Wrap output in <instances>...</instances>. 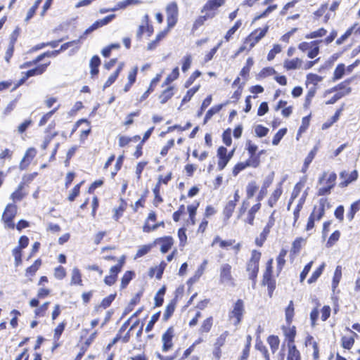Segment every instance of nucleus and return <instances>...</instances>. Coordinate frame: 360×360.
I'll return each instance as SVG.
<instances>
[{
	"label": "nucleus",
	"instance_id": "27",
	"mask_svg": "<svg viewBox=\"0 0 360 360\" xmlns=\"http://www.w3.org/2000/svg\"><path fill=\"white\" fill-rule=\"evenodd\" d=\"M286 255H287V250L282 249L280 251L279 255L276 258L278 274H279L281 271L283 266L285 265V257Z\"/></svg>",
	"mask_w": 360,
	"mask_h": 360
},
{
	"label": "nucleus",
	"instance_id": "51",
	"mask_svg": "<svg viewBox=\"0 0 360 360\" xmlns=\"http://www.w3.org/2000/svg\"><path fill=\"white\" fill-rule=\"evenodd\" d=\"M42 0H37L34 4L29 9L27 13V16L25 18V20L28 21L31 19L34 15L37 9L38 8L39 4L41 3Z\"/></svg>",
	"mask_w": 360,
	"mask_h": 360
},
{
	"label": "nucleus",
	"instance_id": "1",
	"mask_svg": "<svg viewBox=\"0 0 360 360\" xmlns=\"http://www.w3.org/2000/svg\"><path fill=\"white\" fill-rule=\"evenodd\" d=\"M261 258V252L257 250H252L251 257L247 264L246 271L248 273L249 278L255 283V278L259 271V262Z\"/></svg>",
	"mask_w": 360,
	"mask_h": 360
},
{
	"label": "nucleus",
	"instance_id": "40",
	"mask_svg": "<svg viewBox=\"0 0 360 360\" xmlns=\"http://www.w3.org/2000/svg\"><path fill=\"white\" fill-rule=\"evenodd\" d=\"M345 67L344 64H339L335 69L333 73V80L341 79L345 75Z\"/></svg>",
	"mask_w": 360,
	"mask_h": 360
},
{
	"label": "nucleus",
	"instance_id": "16",
	"mask_svg": "<svg viewBox=\"0 0 360 360\" xmlns=\"http://www.w3.org/2000/svg\"><path fill=\"white\" fill-rule=\"evenodd\" d=\"M302 60L299 58H295L290 60H285L283 63V67L288 70H296L301 68Z\"/></svg>",
	"mask_w": 360,
	"mask_h": 360
},
{
	"label": "nucleus",
	"instance_id": "59",
	"mask_svg": "<svg viewBox=\"0 0 360 360\" xmlns=\"http://www.w3.org/2000/svg\"><path fill=\"white\" fill-rule=\"evenodd\" d=\"M316 152V149L314 148L312 150H311L309 152V153L308 154V155L305 158L304 163V168L302 169V170L304 172L308 168L309 164L313 160V159H314V158L315 156Z\"/></svg>",
	"mask_w": 360,
	"mask_h": 360
},
{
	"label": "nucleus",
	"instance_id": "64",
	"mask_svg": "<svg viewBox=\"0 0 360 360\" xmlns=\"http://www.w3.org/2000/svg\"><path fill=\"white\" fill-rule=\"evenodd\" d=\"M201 75V72L198 70L195 71L188 79V80L185 82L184 86L186 88H188L196 79L198 77H199Z\"/></svg>",
	"mask_w": 360,
	"mask_h": 360
},
{
	"label": "nucleus",
	"instance_id": "28",
	"mask_svg": "<svg viewBox=\"0 0 360 360\" xmlns=\"http://www.w3.org/2000/svg\"><path fill=\"white\" fill-rule=\"evenodd\" d=\"M101 64V60L98 56H94L90 60L91 74L96 75L98 73V66Z\"/></svg>",
	"mask_w": 360,
	"mask_h": 360
},
{
	"label": "nucleus",
	"instance_id": "36",
	"mask_svg": "<svg viewBox=\"0 0 360 360\" xmlns=\"http://www.w3.org/2000/svg\"><path fill=\"white\" fill-rule=\"evenodd\" d=\"M222 108L221 105H214L206 113L205 119H204V124H206L207 122L212 118V117L219 112Z\"/></svg>",
	"mask_w": 360,
	"mask_h": 360
},
{
	"label": "nucleus",
	"instance_id": "3",
	"mask_svg": "<svg viewBox=\"0 0 360 360\" xmlns=\"http://www.w3.org/2000/svg\"><path fill=\"white\" fill-rule=\"evenodd\" d=\"M245 312L244 302L242 300H238L233 306L232 310L229 312V319L235 326H238L243 319Z\"/></svg>",
	"mask_w": 360,
	"mask_h": 360
},
{
	"label": "nucleus",
	"instance_id": "38",
	"mask_svg": "<svg viewBox=\"0 0 360 360\" xmlns=\"http://www.w3.org/2000/svg\"><path fill=\"white\" fill-rule=\"evenodd\" d=\"M327 33V30L324 28H320L316 31L311 32L305 35L306 39H314V38H319L325 36Z\"/></svg>",
	"mask_w": 360,
	"mask_h": 360
},
{
	"label": "nucleus",
	"instance_id": "5",
	"mask_svg": "<svg viewBox=\"0 0 360 360\" xmlns=\"http://www.w3.org/2000/svg\"><path fill=\"white\" fill-rule=\"evenodd\" d=\"M167 22L169 28L173 27L178 20L179 9L174 1L169 3L166 7Z\"/></svg>",
	"mask_w": 360,
	"mask_h": 360
},
{
	"label": "nucleus",
	"instance_id": "31",
	"mask_svg": "<svg viewBox=\"0 0 360 360\" xmlns=\"http://www.w3.org/2000/svg\"><path fill=\"white\" fill-rule=\"evenodd\" d=\"M306 240L303 238H297L292 243L291 252L293 254H297L301 250L302 245L305 244Z\"/></svg>",
	"mask_w": 360,
	"mask_h": 360
},
{
	"label": "nucleus",
	"instance_id": "58",
	"mask_svg": "<svg viewBox=\"0 0 360 360\" xmlns=\"http://www.w3.org/2000/svg\"><path fill=\"white\" fill-rule=\"evenodd\" d=\"M58 109V108H54L53 110L49 111V112L46 113L40 120L39 125V126H44L53 116V115L57 111Z\"/></svg>",
	"mask_w": 360,
	"mask_h": 360
},
{
	"label": "nucleus",
	"instance_id": "62",
	"mask_svg": "<svg viewBox=\"0 0 360 360\" xmlns=\"http://www.w3.org/2000/svg\"><path fill=\"white\" fill-rule=\"evenodd\" d=\"M246 162L248 164V167L256 168L259 165V158L255 155H250Z\"/></svg>",
	"mask_w": 360,
	"mask_h": 360
},
{
	"label": "nucleus",
	"instance_id": "8",
	"mask_svg": "<svg viewBox=\"0 0 360 360\" xmlns=\"http://www.w3.org/2000/svg\"><path fill=\"white\" fill-rule=\"evenodd\" d=\"M174 244V240L170 236H165L156 238L153 241L154 246L159 245L160 246V252L163 254L168 252Z\"/></svg>",
	"mask_w": 360,
	"mask_h": 360
},
{
	"label": "nucleus",
	"instance_id": "22",
	"mask_svg": "<svg viewBox=\"0 0 360 360\" xmlns=\"http://www.w3.org/2000/svg\"><path fill=\"white\" fill-rule=\"evenodd\" d=\"M49 63H49L47 64L40 65L34 69L28 70L26 72V77H30L40 75L43 74L45 72V70H46L47 66L49 65Z\"/></svg>",
	"mask_w": 360,
	"mask_h": 360
},
{
	"label": "nucleus",
	"instance_id": "43",
	"mask_svg": "<svg viewBox=\"0 0 360 360\" xmlns=\"http://www.w3.org/2000/svg\"><path fill=\"white\" fill-rule=\"evenodd\" d=\"M241 25H242L241 20H238L236 22L235 25L227 31L226 34L224 36V38L226 41H229L230 38L237 31V30L241 26Z\"/></svg>",
	"mask_w": 360,
	"mask_h": 360
},
{
	"label": "nucleus",
	"instance_id": "19",
	"mask_svg": "<svg viewBox=\"0 0 360 360\" xmlns=\"http://www.w3.org/2000/svg\"><path fill=\"white\" fill-rule=\"evenodd\" d=\"M340 177L345 179V181L342 182L341 184L343 186H347L351 182L356 180L358 177V172L356 170L352 171L350 174H348L346 172H342L340 173Z\"/></svg>",
	"mask_w": 360,
	"mask_h": 360
},
{
	"label": "nucleus",
	"instance_id": "17",
	"mask_svg": "<svg viewBox=\"0 0 360 360\" xmlns=\"http://www.w3.org/2000/svg\"><path fill=\"white\" fill-rule=\"evenodd\" d=\"M225 0H208L202 8L201 12L212 11L224 5Z\"/></svg>",
	"mask_w": 360,
	"mask_h": 360
},
{
	"label": "nucleus",
	"instance_id": "61",
	"mask_svg": "<svg viewBox=\"0 0 360 360\" xmlns=\"http://www.w3.org/2000/svg\"><path fill=\"white\" fill-rule=\"evenodd\" d=\"M65 323L64 322L60 323L54 330L53 339L56 342L59 340L61 334L63 333Z\"/></svg>",
	"mask_w": 360,
	"mask_h": 360
},
{
	"label": "nucleus",
	"instance_id": "52",
	"mask_svg": "<svg viewBox=\"0 0 360 360\" xmlns=\"http://www.w3.org/2000/svg\"><path fill=\"white\" fill-rule=\"evenodd\" d=\"M255 347L257 350L262 353L265 360H271L267 348L261 341L256 344Z\"/></svg>",
	"mask_w": 360,
	"mask_h": 360
},
{
	"label": "nucleus",
	"instance_id": "57",
	"mask_svg": "<svg viewBox=\"0 0 360 360\" xmlns=\"http://www.w3.org/2000/svg\"><path fill=\"white\" fill-rule=\"evenodd\" d=\"M272 264H273V259L271 258L269 259V261L266 263V271L264 274L263 278L264 281H268L269 278L271 277V273H272Z\"/></svg>",
	"mask_w": 360,
	"mask_h": 360
},
{
	"label": "nucleus",
	"instance_id": "47",
	"mask_svg": "<svg viewBox=\"0 0 360 360\" xmlns=\"http://www.w3.org/2000/svg\"><path fill=\"white\" fill-rule=\"evenodd\" d=\"M124 202L123 201L122 199H121V204L120 205L117 207V208H115L113 210V212H114V214H113V219L116 221H117L120 217L122 215L124 210H125V207H124Z\"/></svg>",
	"mask_w": 360,
	"mask_h": 360
},
{
	"label": "nucleus",
	"instance_id": "44",
	"mask_svg": "<svg viewBox=\"0 0 360 360\" xmlns=\"http://www.w3.org/2000/svg\"><path fill=\"white\" fill-rule=\"evenodd\" d=\"M199 88H200V85H198V86H194V87L190 89L189 90H188L186 95L184 96V97L182 99V101H181L182 103L188 102L191 99V98L193 96V95L198 91Z\"/></svg>",
	"mask_w": 360,
	"mask_h": 360
},
{
	"label": "nucleus",
	"instance_id": "54",
	"mask_svg": "<svg viewBox=\"0 0 360 360\" xmlns=\"http://www.w3.org/2000/svg\"><path fill=\"white\" fill-rule=\"evenodd\" d=\"M229 333L228 331H224L222 333L216 340V342L214 343V346L221 347H222L226 340L227 337L229 336Z\"/></svg>",
	"mask_w": 360,
	"mask_h": 360
},
{
	"label": "nucleus",
	"instance_id": "41",
	"mask_svg": "<svg viewBox=\"0 0 360 360\" xmlns=\"http://www.w3.org/2000/svg\"><path fill=\"white\" fill-rule=\"evenodd\" d=\"M302 187H303V185L301 183H297L295 186V187L293 188V191H292V193L291 194L290 202H289L288 205V210L290 209V206L292 202L293 201V200L295 199L298 196V195L300 194Z\"/></svg>",
	"mask_w": 360,
	"mask_h": 360
},
{
	"label": "nucleus",
	"instance_id": "39",
	"mask_svg": "<svg viewBox=\"0 0 360 360\" xmlns=\"http://www.w3.org/2000/svg\"><path fill=\"white\" fill-rule=\"evenodd\" d=\"M341 277H342L341 267L338 266H337V268L335 271L334 276L333 278L332 288H333V290L338 287V285L340 283V281L341 279Z\"/></svg>",
	"mask_w": 360,
	"mask_h": 360
},
{
	"label": "nucleus",
	"instance_id": "42",
	"mask_svg": "<svg viewBox=\"0 0 360 360\" xmlns=\"http://www.w3.org/2000/svg\"><path fill=\"white\" fill-rule=\"evenodd\" d=\"M258 189V186H257L256 182L251 181L250 182L246 188L247 197L248 198H252Z\"/></svg>",
	"mask_w": 360,
	"mask_h": 360
},
{
	"label": "nucleus",
	"instance_id": "12",
	"mask_svg": "<svg viewBox=\"0 0 360 360\" xmlns=\"http://www.w3.org/2000/svg\"><path fill=\"white\" fill-rule=\"evenodd\" d=\"M336 178V174L334 172H324L322 176L319 179V184L328 185L330 187H334Z\"/></svg>",
	"mask_w": 360,
	"mask_h": 360
},
{
	"label": "nucleus",
	"instance_id": "63",
	"mask_svg": "<svg viewBox=\"0 0 360 360\" xmlns=\"http://www.w3.org/2000/svg\"><path fill=\"white\" fill-rule=\"evenodd\" d=\"M255 131L259 137H264L268 134L269 129L259 124L255 127Z\"/></svg>",
	"mask_w": 360,
	"mask_h": 360
},
{
	"label": "nucleus",
	"instance_id": "15",
	"mask_svg": "<svg viewBox=\"0 0 360 360\" xmlns=\"http://www.w3.org/2000/svg\"><path fill=\"white\" fill-rule=\"evenodd\" d=\"M350 82L351 79H347L334 87L333 89L330 91V92L333 90L338 91L340 94H342V97L348 95L352 91L351 87L349 86Z\"/></svg>",
	"mask_w": 360,
	"mask_h": 360
},
{
	"label": "nucleus",
	"instance_id": "6",
	"mask_svg": "<svg viewBox=\"0 0 360 360\" xmlns=\"http://www.w3.org/2000/svg\"><path fill=\"white\" fill-rule=\"evenodd\" d=\"M231 266L228 263H224L220 266L219 281L222 284H230L233 281L231 274Z\"/></svg>",
	"mask_w": 360,
	"mask_h": 360
},
{
	"label": "nucleus",
	"instance_id": "10",
	"mask_svg": "<svg viewBox=\"0 0 360 360\" xmlns=\"http://www.w3.org/2000/svg\"><path fill=\"white\" fill-rule=\"evenodd\" d=\"M217 156L219 158L218 169L222 170L231 160V155H227V149L221 146L218 148Z\"/></svg>",
	"mask_w": 360,
	"mask_h": 360
},
{
	"label": "nucleus",
	"instance_id": "26",
	"mask_svg": "<svg viewBox=\"0 0 360 360\" xmlns=\"http://www.w3.org/2000/svg\"><path fill=\"white\" fill-rule=\"evenodd\" d=\"M23 184H20L16 191H15L11 195V198L14 202L20 201L25 195L26 193L23 192Z\"/></svg>",
	"mask_w": 360,
	"mask_h": 360
},
{
	"label": "nucleus",
	"instance_id": "48",
	"mask_svg": "<svg viewBox=\"0 0 360 360\" xmlns=\"http://www.w3.org/2000/svg\"><path fill=\"white\" fill-rule=\"evenodd\" d=\"M287 129L285 128L281 129L278 130V131L274 135L273 140H272V144L274 146H277L281 140L283 139L284 135L286 134Z\"/></svg>",
	"mask_w": 360,
	"mask_h": 360
},
{
	"label": "nucleus",
	"instance_id": "23",
	"mask_svg": "<svg viewBox=\"0 0 360 360\" xmlns=\"http://www.w3.org/2000/svg\"><path fill=\"white\" fill-rule=\"evenodd\" d=\"M295 314V308L293 301H290L288 306L285 309V321L288 325H290Z\"/></svg>",
	"mask_w": 360,
	"mask_h": 360
},
{
	"label": "nucleus",
	"instance_id": "46",
	"mask_svg": "<svg viewBox=\"0 0 360 360\" xmlns=\"http://www.w3.org/2000/svg\"><path fill=\"white\" fill-rule=\"evenodd\" d=\"M134 273L131 271H126L121 281V288H124L132 279Z\"/></svg>",
	"mask_w": 360,
	"mask_h": 360
},
{
	"label": "nucleus",
	"instance_id": "24",
	"mask_svg": "<svg viewBox=\"0 0 360 360\" xmlns=\"http://www.w3.org/2000/svg\"><path fill=\"white\" fill-rule=\"evenodd\" d=\"M267 342L270 347L271 351L274 354L278 349L280 340L276 335H270L267 338Z\"/></svg>",
	"mask_w": 360,
	"mask_h": 360
},
{
	"label": "nucleus",
	"instance_id": "20",
	"mask_svg": "<svg viewBox=\"0 0 360 360\" xmlns=\"http://www.w3.org/2000/svg\"><path fill=\"white\" fill-rule=\"evenodd\" d=\"M287 360H301L300 352L295 345H288Z\"/></svg>",
	"mask_w": 360,
	"mask_h": 360
},
{
	"label": "nucleus",
	"instance_id": "11",
	"mask_svg": "<svg viewBox=\"0 0 360 360\" xmlns=\"http://www.w3.org/2000/svg\"><path fill=\"white\" fill-rule=\"evenodd\" d=\"M283 330L284 335L288 340V345H295V338L296 335V328L295 326L288 325V326H283Z\"/></svg>",
	"mask_w": 360,
	"mask_h": 360
},
{
	"label": "nucleus",
	"instance_id": "32",
	"mask_svg": "<svg viewBox=\"0 0 360 360\" xmlns=\"http://www.w3.org/2000/svg\"><path fill=\"white\" fill-rule=\"evenodd\" d=\"M166 266L167 264L165 262H161V263L158 266L150 269L151 276H153L155 274V272H156V278L158 279H160Z\"/></svg>",
	"mask_w": 360,
	"mask_h": 360
},
{
	"label": "nucleus",
	"instance_id": "18",
	"mask_svg": "<svg viewBox=\"0 0 360 360\" xmlns=\"http://www.w3.org/2000/svg\"><path fill=\"white\" fill-rule=\"evenodd\" d=\"M260 207V202H257V204L252 205L248 212V215L246 219H245V222L252 226L254 224L255 214L259 210Z\"/></svg>",
	"mask_w": 360,
	"mask_h": 360
},
{
	"label": "nucleus",
	"instance_id": "53",
	"mask_svg": "<svg viewBox=\"0 0 360 360\" xmlns=\"http://www.w3.org/2000/svg\"><path fill=\"white\" fill-rule=\"evenodd\" d=\"M321 80L322 77L318 75L310 73L307 75V83L316 85Z\"/></svg>",
	"mask_w": 360,
	"mask_h": 360
},
{
	"label": "nucleus",
	"instance_id": "45",
	"mask_svg": "<svg viewBox=\"0 0 360 360\" xmlns=\"http://www.w3.org/2000/svg\"><path fill=\"white\" fill-rule=\"evenodd\" d=\"M198 205H199V203H197L196 205H189L187 207L188 212L189 213L190 221L193 225L195 224V216Z\"/></svg>",
	"mask_w": 360,
	"mask_h": 360
},
{
	"label": "nucleus",
	"instance_id": "7",
	"mask_svg": "<svg viewBox=\"0 0 360 360\" xmlns=\"http://www.w3.org/2000/svg\"><path fill=\"white\" fill-rule=\"evenodd\" d=\"M329 206L330 205L327 200L325 198H321L319 200V205L314 207L310 217L314 219L320 220L324 215L326 207L328 208Z\"/></svg>",
	"mask_w": 360,
	"mask_h": 360
},
{
	"label": "nucleus",
	"instance_id": "50",
	"mask_svg": "<svg viewBox=\"0 0 360 360\" xmlns=\"http://www.w3.org/2000/svg\"><path fill=\"white\" fill-rule=\"evenodd\" d=\"M340 233L339 231L333 232L326 243V247H332L340 238Z\"/></svg>",
	"mask_w": 360,
	"mask_h": 360
},
{
	"label": "nucleus",
	"instance_id": "29",
	"mask_svg": "<svg viewBox=\"0 0 360 360\" xmlns=\"http://www.w3.org/2000/svg\"><path fill=\"white\" fill-rule=\"evenodd\" d=\"M37 155V150L34 148H30L27 150L25 155L21 162V165L24 163L29 165Z\"/></svg>",
	"mask_w": 360,
	"mask_h": 360
},
{
	"label": "nucleus",
	"instance_id": "13",
	"mask_svg": "<svg viewBox=\"0 0 360 360\" xmlns=\"http://www.w3.org/2000/svg\"><path fill=\"white\" fill-rule=\"evenodd\" d=\"M234 243V240H223L220 236H216L211 243V246L214 247L218 245L220 248L228 250Z\"/></svg>",
	"mask_w": 360,
	"mask_h": 360
},
{
	"label": "nucleus",
	"instance_id": "33",
	"mask_svg": "<svg viewBox=\"0 0 360 360\" xmlns=\"http://www.w3.org/2000/svg\"><path fill=\"white\" fill-rule=\"evenodd\" d=\"M212 326V318L209 317L203 321L200 328V333H208Z\"/></svg>",
	"mask_w": 360,
	"mask_h": 360
},
{
	"label": "nucleus",
	"instance_id": "25",
	"mask_svg": "<svg viewBox=\"0 0 360 360\" xmlns=\"http://www.w3.org/2000/svg\"><path fill=\"white\" fill-rule=\"evenodd\" d=\"M321 40H316L311 41V46L309 49V52L307 53V56L309 58H314L317 56L319 53V44L321 42Z\"/></svg>",
	"mask_w": 360,
	"mask_h": 360
},
{
	"label": "nucleus",
	"instance_id": "4",
	"mask_svg": "<svg viewBox=\"0 0 360 360\" xmlns=\"http://www.w3.org/2000/svg\"><path fill=\"white\" fill-rule=\"evenodd\" d=\"M269 27L256 30L250 34L245 40V44H249L248 51L252 49L266 34Z\"/></svg>",
	"mask_w": 360,
	"mask_h": 360
},
{
	"label": "nucleus",
	"instance_id": "55",
	"mask_svg": "<svg viewBox=\"0 0 360 360\" xmlns=\"http://www.w3.org/2000/svg\"><path fill=\"white\" fill-rule=\"evenodd\" d=\"M354 343V339L353 337L344 336L342 338V345L345 349H349Z\"/></svg>",
	"mask_w": 360,
	"mask_h": 360
},
{
	"label": "nucleus",
	"instance_id": "9",
	"mask_svg": "<svg viewBox=\"0 0 360 360\" xmlns=\"http://www.w3.org/2000/svg\"><path fill=\"white\" fill-rule=\"evenodd\" d=\"M174 335V328L172 327L169 328L162 336V350L167 352L172 346V339Z\"/></svg>",
	"mask_w": 360,
	"mask_h": 360
},
{
	"label": "nucleus",
	"instance_id": "14",
	"mask_svg": "<svg viewBox=\"0 0 360 360\" xmlns=\"http://www.w3.org/2000/svg\"><path fill=\"white\" fill-rule=\"evenodd\" d=\"M282 193V184L281 183H279L278 184H277L276 188L274 189V191L272 192V193L270 195L269 198V206L273 207L276 204L278 200L280 198Z\"/></svg>",
	"mask_w": 360,
	"mask_h": 360
},
{
	"label": "nucleus",
	"instance_id": "2",
	"mask_svg": "<svg viewBox=\"0 0 360 360\" xmlns=\"http://www.w3.org/2000/svg\"><path fill=\"white\" fill-rule=\"evenodd\" d=\"M17 214V206L13 203L8 204L2 214L1 219L4 226L8 229H14L15 224L13 219Z\"/></svg>",
	"mask_w": 360,
	"mask_h": 360
},
{
	"label": "nucleus",
	"instance_id": "30",
	"mask_svg": "<svg viewBox=\"0 0 360 360\" xmlns=\"http://www.w3.org/2000/svg\"><path fill=\"white\" fill-rule=\"evenodd\" d=\"M174 95L173 87L170 86L164 90L162 94L159 96L160 101L162 104L165 103L169 99H170Z\"/></svg>",
	"mask_w": 360,
	"mask_h": 360
},
{
	"label": "nucleus",
	"instance_id": "35",
	"mask_svg": "<svg viewBox=\"0 0 360 360\" xmlns=\"http://www.w3.org/2000/svg\"><path fill=\"white\" fill-rule=\"evenodd\" d=\"M154 246L153 243L149 245H141L139 248L135 258L143 257L150 252L151 248Z\"/></svg>",
	"mask_w": 360,
	"mask_h": 360
},
{
	"label": "nucleus",
	"instance_id": "56",
	"mask_svg": "<svg viewBox=\"0 0 360 360\" xmlns=\"http://www.w3.org/2000/svg\"><path fill=\"white\" fill-rule=\"evenodd\" d=\"M276 213V210H274L271 215L269 217L268 221L266 224V226L264 227L263 230L270 233L271 229L274 226L275 224V218H274V214Z\"/></svg>",
	"mask_w": 360,
	"mask_h": 360
},
{
	"label": "nucleus",
	"instance_id": "60",
	"mask_svg": "<svg viewBox=\"0 0 360 360\" xmlns=\"http://www.w3.org/2000/svg\"><path fill=\"white\" fill-rule=\"evenodd\" d=\"M165 226L164 221H160V222L157 223L153 226H150L147 223H145V224L143 227V232L149 233L150 231H155L160 226Z\"/></svg>",
	"mask_w": 360,
	"mask_h": 360
},
{
	"label": "nucleus",
	"instance_id": "34",
	"mask_svg": "<svg viewBox=\"0 0 360 360\" xmlns=\"http://www.w3.org/2000/svg\"><path fill=\"white\" fill-rule=\"evenodd\" d=\"M236 205V203L234 202V201L229 200L227 202V204L224 210V214L225 215V217L227 219H229L231 217V215L234 211Z\"/></svg>",
	"mask_w": 360,
	"mask_h": 360
},
{
	"label": "nucleus",
	"instance_id": "37",
	"mask_svg": "<svg viewBox=\"0 0 360 360\" xmlns=\"http://www.w3.org/2000/svg\"><path fill=\"white\" fill-rule=\"evenodd\" d=\"M324 267L325 264L323 263L315 271H314L311 276L307 280V283L309 284H311L316 282L319 277L321 275Z\"/></svg>",
	"mask_w": 360,
	"mask_h": 360
},
{
	"label": "nucleus",
	"instance_id": "21",
	"mask_svg": "<svg viewBox=\"0 0 360 360\" xmlns=\"http://www.w3.org/2000/svg\"><path fill=\"white\" fill-rule=\"evenodd\" d=\"M70 285H82V274L77 267H75L72 270Z\"/></svg>",
	"mask_w": 360,
	"mask_h": 360
},
{
	"label": "nucleus",
	"instance_id": "49",
	"mask_svg": "<svg viewBox=\"0 0 360 360\" xmlns=\"http://www.w3.org/2000/svg\"><path fill=\"white\" fill-rule=\"evenodd\" d=\"M174 309L175 302L174 301H172L166 307V309L163 315L164 319L167 320L173 314Z\"/></svg>",
	"mask_w": 360,
	"mask_h": 360
}]
</instances>
